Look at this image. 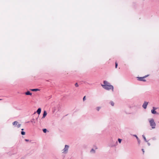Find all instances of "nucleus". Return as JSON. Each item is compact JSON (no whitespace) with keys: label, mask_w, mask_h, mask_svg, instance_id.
Returning <instances> with one entry per match:
<instances>
[{"label":"nucleus","mask_w":159,"mask_h":159,"mask_svg":"<svg viewBox=\"0 0 159 159\" xmlns=\"http://www.w3.org/2000/svg\"><path fill=\"white\" fill-rule=\"evenodd\" d=\"M101 86L104 89L107 90H109L111 89L112 91H113V86L110 84L109 85H103L102 84Z\"/></svg>","instance_id":"f257e3e1"},{"label":"nucleus","mask_w":159,"mask_h":159,"mask_svg":"<svg viewBox=\"0 0 159 159\" xmlns=\"http://www.w3.org/2000/svg\"><path fill=\"white\" fill-rule=\"evenodd\" d=\"M150 126L152 129H155L156 127V124L154 122V120L152 119H149L148 120Z\"/></svg>","instance_id":"f03ea898"},{"label":"nucleus","mask_w":159,"mask_h":159,"mask_svg":"<svg viewBox=\"0 0 159 159\" xmlns=\"http://www.w3.org/2000/svg\"><path fill=\"white\" fill-rule=\"evenodd\" d=\"M69 146L68 145H65V148L63 150V152H62V153L64 154H66L68 152V150Z\"/></svg>","instance_id":"7ed1b4c3"},{"label":"nucleus","mask_w":159,"mask_h":159,"mask_svg":"<svg viewBox=\"0 0 159 159\" xmlns=\"http://www.w3.org/2000/svg\"><path fill=\"white\" fill-rule=\"evenodd\" d=\"M13 125L15 126H17L18 128H19L20 127L21 125L18 123V122L17 121H15L12 123Z\"/></svg>","instance_id":"20e7f679"},{"label":"nucleus","mask_w":159,"mask_h":159,"mask_svg":"<svg viewBox=\"0 0 159 159\" xmlns=\"http://www.w3.org/2000/svg\"><path fill=\"white\" fill-rule=\"evenodd\" d=\"M157 109V108L155 107H152V109L151 110V113L152 114H157V112L155 111V110H156Z\"/></svg>","instance_id":"39448f33"},{"label":"nucleus","mask_w":159,"mask_h":159,"mask_svg":"<svg viewBox=\"0 0 159 159\" xmlns=\"http://www.w3.org/2000/svg\"><path fill=\"white\" fill-rule=\"evenodd\" d=\"M148 104V102L145 101L142 107L143 108H144V109H146L147 108V106Z\"/></svg>","instance_id":"423d86ee"},{"label":"nucleus","mask_w":159,"mask_h":159,"mask_svg":"<svg viewBox=\"0 0 159 159\" xmlns=\"http://www.w3.org/2000/svg\"><path fill=\"white\" fill-rule=\"evenodd\" d=\"M138 80L140 81H143L144 82H145L146 81L144 79V77H139L138 78Z\"/></svg>","instance_id":"0eeeda50"},{"label":"nucleus","mask_w":159,"mask_h":159,"mask_svg":"<svg viewBox=\"0 0 159 159\" xmlns=\"http://www.w3.org/2000/svg\"><path fill=\"white\" fill-rule=\"evenodd\" d=\"M47 115V113L46 111H44V112L43 114V116L42 117V118H44Z\"/></svg>","instance_id":"6e6552de"},{"label":"nucleus","mask_w":159,"mask_h":159,"mask_svg":"<svg viewBox=\"0 0 159 159\" xmlns=\"http://www.w3.org/2000/svg\"><path fill=\"white\" fill-rule=\"evenodd\" d=\"M41 108H39L37 111V112L38 114H39L41 112Z\"/></svg>","instance_id":"1a4fd4ad"},{"label":"nucleus","mask_w":159,"mask_h":159,"mask_svg":"<svg viewBox=\"0 0 159 159\" xmlns=\"http://www.w3.org/2000/svg\"><path fill=\"white\" fill-rule=\"evenodd\" d=\"M103 84H104L103 85H109L110 84L109 83L105 80L103 81Z\"/></svg>","instance_id":"9d476101"},{"label":"nucleus","mask_w":159,"mask_h":159,"mask_svg":"<svg viewBox=\"0 0 159 159\" xmlns=\"http://www.w3.org/2000/svg\"><path fill=\"white\" fill-rule=\"evenodd\" d=\"M25 95H32V93H31L30 91H27V92H26L25 93Z\"/></svg>","instance_id":"9b49d317"},{"label":"nucleus","mask_w":159,"mask_h":159,"mask_svg":"<svg viewBox=\"0 0 159 159\" xmlns=\"http://www.w3.org/2000/svg\"><path fill=\"white\" fill-rule=\"evenodd\" d=\"M117 141H116V142L115 143L114 145L111 144L110 145V146L111 147H112L116 146L117 145Z\"/></svg>","instance_id":"f8f14e48"},{"label":"nucleus","mask_w":159,"mask_h":159,"mask_svg":"<svg viewBox=\"0 0 159 159\" xmlns=\"http://www.w3.org/2000/svg\"><path fill=\"white\" fill-rule=\"evenodd\" d=\"M30 90L33 91H37L39 90V89H31Z\"/></svg>","instance_id":"ddd939ff"},{"label":"nucleus","mask_w":159,"mask_h":159,"mask_svg":"<svg viewBox=\"0 0 159 159\" xmlns=\"http://www.w3.org/2000/svg\"><path fill=\"white\" fill-rule=\"evenodd\" d=\"M142 136H143V139H144V140H145V141L146 142H148V141H147V140H146V138H145V136L144 135H142Z\"/></svg>","instance_id":"4468645a"},{"label":"nucleus","mask_w":159,"mask_h":159,"mask_svg":"<svg viewBox=\"0 0 159 159\" xmlns=\"http://www.w3.org/2000/svg\"><path fill=\"white\" fill-rule=\"evenodd\" d=\"M90 152L93 153H95V151L94 150L93 148L90 151Z\"/></svg>","instance_id":"2eb2a0df"},{"label":"nucleus","mask_w":159,"mask_h":159,"mask_svg":"<svg viewBox=\"0 0 159 159\" xmlns=\"http://www.w3.org/2000/svg\"><path fill=\"white\" fill-rule=\"evenodd\" d=\"M31 122L34 123H35V122L34 121V119H33L31 120Z\"/></svg>","instance_id":"dca6fc26"},{"label":"nucleus","mask_w":159,"mask_h":159,"mask_svg":"<svg viewBox=\"0 0 159 159\" xmlns=\"http://www.w3.org/2000/svg\"><path fill=\"white\" fill-rule=\"evenodd\" d=\"M43 132L44 133H46L47 131V129H43Z\"/></svg>","instance_id":"f3484780"},{"label":"nucleus","mask_w":159,"mask_h":159,"mask_svg":"<svg viewBox=\"0 0 159 159\" xmlns=\"http://www.w3.org/2000/svg\"><path fill=\"white\" fill-rule=\"evenodd\" d=\"M25 132L22 131L21 132V134L22 135H25Z\"/></svg>","instance_id":"a211bd4d"},{"label":"nucleus","mask_w":159,"mask_h":159,"mask_svg":"<svg viewBox=\"0 0 159 159\" xmlns=\"http://www.w3.org/2000/svg\"><path fill=\"white\" fill-rule=\"evenodd\" d=\"M100 109V107H96V110H97L98 111Z\"/></svg>","instance_id":"6ab92c4d"},{"label":"nucleus","mask_w":159,"mask_h":159,"mask_svg":"<svg viewBox=\"0 0 159 159\" xmlns=\"http://www.w3.org/2000/svg\"><path fill=\"white\" fill-rule=\"evenodd\" d=\"M111 106H114V103L113 102H111Z\"/></svg>","instance_id":"aec40b11"},{"label":"nucleus","mask_w":159,"mask_h":159,"mask_svg":"<svg viewBox=\"0 0 159 159\" xmlns=\"http://www.w3.org/2000/svg\"><path fill=\"white\" fill-rule=\"evenodd\" d=\"M121 141H122L121 139H118V141L120 143H121Z\"/></svg>","instance_id":"412c9836"},{"label":"nucleus","mask_w":159,"mask_h":159,"mask_svg":"<svg viewBox=\"0 0 159 159\" xmlns=\"http://www.w3.org/2000/svg\"><path fill=\"white\" fill-rule=\"evenodd\" d=\"M137 141H138V143H139V144L140 143V140L139 139V138H138V139H137Z\"/></svg>","instance_id":"4be33fe9"},{"label":"nucleus","mask_w":159,"mask_h":159,"mask_svg":"<svg viewBox=\"0 0 159 159\" xmlns=\"http://www.w3.org/2000/svg\"><path fill=\"white\" fill-rule=\"evenodd\" d=\"M117 66H118V64L117 63V62H116V63H115V67H116V68H117Z\"/></svg>","instance_id":"5701e85b"},{"label":"nucleus","mask_w":159,"mask_h":159,"mask_svg":"<svg viewBox=\"0 0 159 159\" xmlns=\"http://www.w3.org/2000/svg\"><path fill=\"white\" fill-rule=\"evenodd\" d=\"M86 100V96H84L83 98V101H84Z\"/></svg>","instance_id":"b1692460"},{"label":"nucleus","mask_w":159,"mask_h":159,"mask_svg":"<svg viewBox=\"0 0 159 159\" xmlns=\"http://www.w3.org/2000/svg\"><path fill=\"white\" fill-rule=\"evenodd\" d=\"M75 85L76 87H77L79 86L78 84L77 83H76L75 84Z\"/></svg>","instance_id":"393cba45"},{"label":"nucleus","mask_w":159,"mask_h":159,"mask_svg":"<svg viewBox=\"0 0 159 159\" xmlns=\"http://www.w3.org/2000/svg\"><path fill=\"white\" fill-rule=\"evenodd\" d=\"M133 136H134L135 137V138H136L137 139H138V137H137V136L136 135H135V134H134V135H133Z\"/></svg>","instance_id":"a878e982"},{"label":"nucleus","mask_w":159,"mask_h":159,"mask_svg":"<svg viewBox=\"0 0 159 159\" xmlns=\"http://www.w3.org/2000/svg\"><path fill=\"white\" fill-rule=\"evenodd\" d=\"M25 140L26 141V142H28V141H29V140L28 139H25Z\"/></svg>","instance_id":"bb28decb"},{"label":"nucleus","mask_w":159,"mask_h":159,"mask_svg":"<svg viewBox=\"0 0 159 159\" xmlns=\"http://www.w3.org/2000/svg\"><path fill=\"white\" fill-rule=\"evenodd\" d=\"M148 76H149V75H145V76H143V77H144V78H146V77H148Z\"/></svg>","instance_id":"cd10ccee"},{"label":"nucleus","mask_w":159,"mask_h":159,"mask_svg":"<svg viewBox=\"0 0 159 159\" xmlns=\"http://www.w3.org/2000/svg\"><path fill=\"white\" fill-rule=\"evenodd\" d=\"M152 139L153 140H155L156 139V138L155 137H153L152 138Z\"/></svg>","instance_id":"c85d7f7f"},{"label":"nucleus","mask_w":159,"mask_h":159,"mask_svg":"<svg viewBox=\"0 0 159 159\" xmlns=\"http://www.w3.org/2000/svg\"><path fill=\"white\" fill-rule=\"evenodd\" d=\"M142 151L143 152V154H144V149H142Z\"/></svg>","instance_id":"c756f323"},{"label":"nucleus","mask_w":159,"mask_h":159,"mask_svg":"<svg viewBox=\"0 0 159 159\" xmlns=\"http://www.w3.org/2000/svg\"><path fill=\"white\" fill-rule=\"evenodd\" d=\"M148 144L149 146H150V144L149 143H148Z\"/></svg>","instance_id":"7c9ffc66"},{"label":"nucleus","mask_w":159,"mask_h":159,"mask_svg":"<svg viewBox=\"0 0 159 159\" xmlns=\"http://www.w3.org/2000/svg\"><path fill=\"white\" fill-rule=\"evenodd\" d=\"M21 130H24V129H21Z\"/></svg>","instance_id":"2f4dec72"},{"label":"nucleus","mask_w":159,"mask_h":159,"mask_svg":"<svg viewBox=\"0 0 159 159\" xmlns=\"http://www.w3.org/2000/svg\"><path fill=\"white\" fill-rule=\"evenodd\" d=\"M1 99H0V100H1Z\"/></svg>","instance_id":"473e14b6"}]
</instances>
